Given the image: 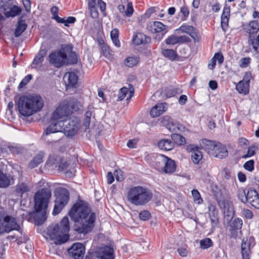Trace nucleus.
I'll return each instance as SVG.
<instances>
[{
	"mask_svg": "<svg viewBox=\"0 0 259 259\" xmlns=\"http://www.w3.org/2000/svg\"><path fill=\"white\" fill-rule=\"evenodd\" d=\"M230 14V7L225 6L221 16V27L224 31H226L228 28Z\"/></svg>",
	"mask_w": 259,
	"mask_h": 259,
	"instance_id": "c85d7f7f",
	"label": "nucleus"
},
{
	"mask_svg": "<svg viewBox=\"0 0 259 259\" xmlns=\"http://www.w3.org/2000/svg\"><path fill=\"white\" fill-rule=\"evenodd\" d=\"M69 200V192L66 189L60 188L56 194V199L53 211L54 215L60 212L64 207L67 205Z\"/></svg>",
	"mask_w": 259,
	"mask_h": 259,
	"instance_id": "0eeeda50",
	"label": "nucleus"
},
{
	"mask_svg": "<svg viewBox=\"0 0 259 259\" xmlns=\"http://www.w3.org/2000/svg\"><path fill=\"white\" fill-rule=\"evenodd\" d=\"M152 193L148 189L140 186L131 187L127 194V199L136 206H143L152 198Z\"/></svg>",
	"mask_w": 259,
	"mask_h": 259,
	"instance_id": "20e7f679",
	"label": "nucleus"
},
{
	"mask_svg": "<svg viewBox=\"0 0 259 259\" xmlns=\"http://www.w3.org/2000/svg\"><path fill=\"white\" fill-rule=\"evenodd\" d=\"M236 89L240 94L246 95L249 93V84L243 81H240L236 85Z\"/></svg>",
	"mask_w": 259,
	"mask_h": 259,
	"instance_id": "e433bc0d",
	"label": "nucleus"
},
{
	"mask_svg": "<svg viewBox=\"0 0 259 259\" xmlns=\"http://www.w3.org/2000/svg\"><path fill=\"white\" fill-rule=\"evenodd\" d=\"M162 126L166 127L171 132H179L183 131L184 127L176 120L168 115H165L160 119Z\"/></svg>",
	"mask_w": 259,
	"mask_h": 259,
	"instance_id": "9b49d317",
	"label": "nucleus"
},
{
	"mask_svg": "<svg viewBox=\"0 0 259 259\" xmlns=\"http://www.w3.org/2000/svg\"><path fill=\"white\" fill-rule=\"evenodd\" d=\"M27 27V25L24 20H21L19 21L14 33L15 36L16 37L20 36L26 30Z\"/></svg>",
	"mask_w": 259,
	"mask_h": 259,
	"instance_id": "c9c22d12",
	"label": "nucleus"
},
{
	"mask_svg": "<svg viewBox=\"0 0 259 259\" xmlns=\"http://www.w3.org/2000/svg\"><path fill=\"white\" fill-rule=\"evenodd\" d=\"M110 36L111 39L114 38H118L119 36V30L117 28L113 29L110 33Z\"/></svg>",
	"mask_w": 259,
	"mask_h": 259,
	"instance_id": "69168bd1",
	"label": "nucleus"
},
{
	"mask_svg": "<svg viewBox=\"0 0 259 259\" xmlns=\"http://www.w3.org/2000/svg\"><path fill=\"white\" fill-rule=\"evenodd\" d=\"M21 12V9L17 6L12 7L10 10L6 12L5 15L6 17L9 18L10 17H14L18 15Z\"/></svg>",
	"mask_w": 259,
	"mask_h": 259,
	"instance_id": "37998d69",
	"label": "nucleus"
},
{
	"mask_svg": "<svg viewBox=\"0 0 259 259\" xmlns=\"http://www.w3.org/2000/svg\"><path fill=\"white\" fill-rule=\"evenodd\" d=\"M243 29L246 30L250 37L251 35L256 33L259 31V21L257 20H252L250 21L246 25H243Z\"/></svg>",
	"mask_w": 259,
	"mask_h": 259,
	"instance_id": "a878e982",
	"label": "nucleus"
},
{
	"mask_svg": "<svg viewBox=\"0 0 259 259\" xmlns=\"http://www.w3.org/2000/svg\"><path fill=\"white\" fill-rule=\"evenodd\" d=\"M101 50L103 55L108 59H111L112 58V51L109 47L105 44L101 45Z\"/></svg>",
	"mask_w": 259,
	"mask_h": 259,
	"instance_id": "c03bdc74",
	"label": "nucleus"
},
{
	"mask_svg": "<svg viewBox=\"0 0 259 259\" xmlns=\"http://www.w3.org/2000/svg\"><path fill=\"white\" fill-rule=\"evenodd\" d=\"M151 217V213L147 210H143L139 213V218L143 221H147Z\"/></svg>",
	"mask_w": 259,
	"mask_h": 259,
	"instance_id": "bf43d9fd",
	"label": "nucleus"
},
{
	"mask_svg": "<svg viewBox=\"0 0 259 259\" xmlns=\"http://www.w3.org/2000/svg\"><path fill=\"white\" fill-rule=\"evenodd\" d=\"M63 122L62 120L57 121H52L51 119V123L45 130L42 138L46 140L45 136H48L51 134L55 133L57 132H62L63 126Z\"/></svg>",
	"mask_w": 259,
	"mask_h": 259,
	"instance_id": "2eb2a0df",
	"label": "nucleus"
},
{
	"mask_svg": "<svg viewBox=\"0 0 259 259\" xmlns=\"http://www.w3.org/2000/svg\"><path fill=\"white\" fill-rule=\"evenodd\" d=\"M64 79L67 88L70 87L76 88L78 81V77L75 73H67L64 77Z\"/></svg>",
	"mask_w": 259,
	"mask_h": 259,
	"instance_id": "393cba45",
	"label": "nucleus"
},
{
	"mask_svg": "<svg viewBox=\"0 0 259 259\" xmlns=\"http://www.w3.org/2000/svg\"><path fill=\"white\" fill-rule=\"evenodd\" d=\"M251 77H252V76H251V72H246V73L244 76L243 79L242 81H244L246 83H248L249 84V82H250Z\"/></svg>",
	"mask_w": 259,
	"mask_h": 259,
	"instance_id": "774afa93",
	"label": "nucleus"
},
{
	"mask_svg": "<svg viewBox=\"0 0 259 259\" xmlns=\"http://www.w3.org/2000/svg\"><path fill=\"white\" fill-rule=\"evenodd\" d=\"M251 59L249 57L242 58L239 61V66L241 68H246L250 63Z\"/></svg>",
	"mask_w": 259,
	"mask_h": 259,
	"instance_id": "5fc2aeb1",
	"label": "nucleus"
},
{
	"mask_svg": "<svg viewBox=\"0 0 259 259\" xmlns=\"http://www.w3.org/2000/svg\"><path fill=\"white\" fill-rule=\"evenodd\" d=\"M248 41L255 52V57L259 59V33L256 38H251L249 37Z\"/></svg>",
	"mask_w": 259,
	"mask_h": 259,
	"instance_id": "f704fd0d",
	"label": "nucleus"
},
{
	"mask_svg": "<svg viewBox=\"0 0 259 259\" xmlns=\"http://www.w3.org/2000/svg\"><path fill=\"white\" fill-rule=\"evenodd\" d=\"M47 51L46 49L41 48L38 54L35 57L33 62L31 64L32 68H37L40 66L44 60V57L47 54Z\"/></svg>",
	"mask_w": 259,
	"mask_h": 259,
	"instance_id": "bb28decb",
	"label": "nucleus"
},
{
	"mask_svg": "<svg viewBox=\"0 0 259 259\" xmlns=\"http://www.w3.org/2000/svg\"><path fill=\"white\" fill-rule=\"evenodd\" d=\"M243 214L247 219H251L253 217V213L248 209H244L243 210Z\"/></svg>",
	"mask_w": 259,
	"mask_h": 259,
	"instance_id": "0e129e2a",
	"label": "nucleus"
},
{
	"mask_svg": "<svg viewBox=\"0 0 259 259\" xmlns=\"http://www.w3.org/2000/svg\"><path fill=\"white\" fill-rule=\"evenodd\" d=\"M31 186L30 183L27 181H19L15 188L16 195L22 197L23 195L30 190Z\"/></svg>",
	"mask_w": 259,
	"mask_h": 259,
	"instance_id": "412c9836",
	"label": "nucleus"
},
{
	"mask_svg": "<svg viewBox=\"0 0 259 259\" xmlns=\"http://www.w3.org/2000/svg\"><path fill=\"white\" fill-rule=\"evenodd\" d=\"M167 25H164L160 21L150 22L147 25V29L152 33L164 32L167 31Z\"/></svg>",
	"mask_w": 259,
	"mask_h": 259,
	"instance_id": "f3484780",
	"label": "nucleus"
},
{
	"mask_svg": "<svg viewBox=\"0 0 259 259\" xmlns=\"http://www.w3.org/2000/svg\"><path fill=\"white\" fill-rule=\"evenodd\" d=\"M42 158L43 156L41 154L37 155L29 162L28 164L29 167L33 168L37 166L39 164L42 162Z\"/></svg>",
	"mask_w": 259,
	"mask_h": 259,
	"instance_id": "79ce46f5",
	"label": "nucleus"
},
{
	"mask_svg": "<svg viewBox=\"0 0 259 259\" xmlns=\"http://www.w3.org/2000/svg\"><path fill=\"white\" fill-rule=\"evenodd\" d=\"M118 10L121 13L123 14L124 16L128 17H131L134 12L132 3L131 2L127 3L126 10L125 6L123 5H119L118 6Z\"/></svg>",
	"mask_w": 259,
	"mask_h": 259,
	"instance_id": "473e14b6",
	"label": "nucleus"
},
{
	"mask_svg": "<svg viewBox=\"0 0 259 259\" xmlns=\"http://www.w3.org/2000/svg\"><path fill=\"white\" fill-rule=\"evenodd\" d=\"M223 174L226 179H231L232 182L235 181V177L232 176L230 170L228 168H224L223 169Z\"/></svg>",
	"mask_w": 259,
	"mask_h": 259,
	"instance_id": "13d9d810",
	"label": "nucleus"
},
{
	"mask_svg": "<svg viewBox=\"0 0 259 259\" xmlns=\"http://www.w3.org/2000/svg\"><path fill=\"white\" fill-rule=\"evenodd\" d=\"M158 146L161 150L169 151L174 148V144L170 140L164 139L158 142Z\"/></svg>",
	"mask_w": 259,
	"mask_h": 259,
	"instance_id": "72a5a7b5",
	"label": "nucleus"
},
{
	"mask_svg": "<svg viewBox=\"0 0 259 259\" xmlns=\"http://www.w3.org/2000/svg\"><path fill=\"white\" fill-rule=\"evenodd\" d=\"M92 115V113L90 110H88L85 113L83 124L86 128L89 127L90 125Z\"/></svg>",
	"mask_w": 259,
	"mask_h": 259,
	"instance_id": "3c124183",
	"label": "nucleus"
},
{
	"mask_svg": "<svg viewBox=\"0 0 259 259\" xmlns=\"http://www.w3.org/2000/svg\"><path fill=\"white\" fill-rule=\"evenodd\" d=\"M69 219L67 217H65L60 224L50 226L47 229V234L51 239L55 240V244H61L69 240Z\"/></svg>",
	"mask_w": 259,
	"mask_h": 259,
	"instance_id": "7ed1b4c3",
	"label": "nucleus"
},
{
	"mask_svg": "<svg viewBox=\"0 0 259 259\" xmlns=\"http://www.w3.org/2000/svg\"><path fill=\"white\" fill-rule=\"evenodd\" d=\"M254 163L253 160H250L244 163L243 167L249 171H252L254 169Z\"/></svg>",
	"mask_w": 259,
	"mask_h": 259,
	"instance_id": "052dcab7",
	"label": "nucleus"
},
{
	"mask_svg": "<svg viewBox=\"0 0 259 259\" xmlns=\"http://www.w3.org/2000/svg\"><path fill=\"white\" fill-rule=\"evenodd\" d=\"M139 62V58L135 56L128 57L124 61V64L128 67H133Z\"/></svg>",
	"mask_w": 259,
	"mask_h": 259,
	"instance_id": "58836bf2",
	"label": "nucleus"
},
{
	"mask_svg": "<svg viewBox=\"0 0 259 259\" xmlns=\"http://www.w3.org/2000/svg\"><path fill=\"white\" fill-rule=\"evenodd\" d=\"M202 158V154L201 152L197 148L194 149L191 152V159L193 162L195 164H197Z\"/></svg>",
	"mask_w": 259,
	"mask_h": 259,
	"instance_id": "4c0bfd02",
	"label": "nucleus"
},
{
	"mask_svg": "<svg viewBox=\"0 0 259 259\" xmlns=\"http://www.w3.org/2000/svg\"><path fill=\"white\" fill-rule=\"evenodd\" d=\"M215 198L219 206L221 208H224L225 217H228V220L232 219L234 213L232 203L228 201H226L223 197L221 196L219 197L217 195H215Z\"/></svg>",
	"mask_w": 259,
	"mask_h": 259,
	"instance_id": "ddd939ff",
	"label": "nucleus"
},
{
	"mask_svg": "<svg viewBox=\"0 0 259 259\" xmlns=\"http://www.w3.org/2000/svg\"><path fill=\"white\" fill-rule=\"evenodd\" d=\"M192 194L194 198V201H196L198 204L202 202V199L198 191L196 189H193L192 191Z\"/></svg>",
	"mask_w": 259,
	"mask_h": 259,
	"instance_id": "8fccbe9b",
	"label": "nucleus"
},
{
	"mask_svg": "<svg viewBox=\"0 0 259 259\" xmlns=\"http://www.w3.org/2000/svg\"><path fill=\"white\" fill-rule=\"evenodd\" d=\"M161 54L164 57L172 61H179L180 59L177 52L172 49H162Z\"/></svg>",
	"mask_w": 259,
	"mask_h": 259,
	"instance_id": "7c9ffc66",
	"label": "nucleus"
},
{
	"mask_svg": "<svg viewBox=\"0 0 259 259\" xmlns=\"http://www.w3.org/2000/svg\"><path fill=\"white\" fill-rule=\"evenodd\" d=\"M76 21V19L73 17H69L66 19L65 18L64 25L68 26L69 24L74 23Z\"/></svg>",
	"mask_w": 259,
	"mask_h": 259,
	"instance_id": "338daca9",
	"label": "nucleus"
},
{
	"mask_svg": "<svg viewBox=\"0 0 259 259\" xmlns=\"http://www.w3.org/2000/svg\"><path fill=\"white\" fill-rule=\"evenodd\" d=\"M208 210L209 218L211 222V228L214 229L218 226L219 223L218 210L217 209L215 205L211 202L209 203Z\"/></svg>",
	"mask_w": 259,
	"mask_h": 259,
	"instance_id": "6ab92c4d",
	"label": "nucleus"
},
{
	"mask_svg": "<svg viewBox=\"0 0 259 259\" xmlns=\"http://www.w3.org/2000/svg\"><path fill=\"white\" fill-rule=\"evenodd\" d=\"M213 245L212 240L209 238H205L200 241V248L202 249H207Z\"/></svg>",
	"mask_w": 259,
	"mask_h": 259,
	"instance_id": "de8ad7c7",
	"label": "nucleus"
},
{
	"mask_svg": "<svg viewBox=\"0 0 259 259\" xmlns=\"http://www.w3.org/2000/svg\"><path fill=\"white\" fill-rule=\"evenodd\" d=\"M65 50H71V48L69 46H65L61 50H57L52 51L49 55L48 61L56 68L68 64L67 54Z\"/></svg>",
	"mask_w": 259,
	"mask_h": 259,
	"instance_id": "423d86ee",
	"label": "nucleus"
},
{
	"mask_svg": "<svg viewBox=\"0 0 259 259\" xmlns=\"http://www.w3.org/2000/svg\"><path fill=\"white\" fill-rule=\"evenodd\" d=\"M113 252V248L106 246L99 251L95 252L92 255V257L94 258L96 257L98 259H114Z\"/></svg>",
	"mask_w": 259,
	"mask_h": 259,
	"instance_id": "dca6fc26",
	"label": "nucleus"
},
{
	"mask_svg": "<svg viewBox=\"0 0 259 259\" xmlns=\"http://www.w3.org/2000/svg\"><path fill=\"white\" fill-rule=\"evenodd\" d=\"M212 58L214 59L216 61L218 60L219 63L220 64L223 62L224 60L223 55L221 53H215Z\"/></svg>",
	"mask_w": 259,
	"mask_h": 259,
	"instance_id": "e2e57ef3",
	"label": "nucleus"
},
{
	"mask_svg": "<svg viewBox=\"0 0 259 259\" xmlns=\"http://www.w3.org/2000/svg\"><path fill=\"white\" fill-rule=\"evenodd\" d=\"M70 107L72 106L67 101H64L57 107L53 113L51 119L52 121L65 120L72 112Z\"/></svg>",
	"mask_w": 259,
	"mask_h": 259,
	"instance_id": "1a4fd4ad",
	"label": "nucleus"
},
{
	"mask_svg": "<svg viewBox=\"0 0 259 259\" xmlns=\"http://www.w3.org/2000/svg\"><path fill=\"white\" fill-rule=\"evenodd\" d=\"M52 195L51 190L49 188H42L38 190L34 195V208L37 212L42 214V223L46 219V209Z\"/></svg>",
	"mask_w": 259,
	"mask_h": 259,
	"instance_id": "39448f33",
	"label": "nucleus"
},
{
	"mask_svg": "<svg viewBox=\"0 0 259 259\" xmlns=\"http://www.w3.org/2000/svg\"><path fill=\"white\" fill-rule=\"evenodd\" d=\"M241 249L242 259H250L251 253L250 242L243 239L241 245Z\"/></svg>",
	"mask_w": 259,
	"mask_h": 259,
	"instance_id": "c756f323",
	"label": "nucleus"
},
{
	"mask_svg": "<svg viewBox=\"0 0 259 259\" xmlns=\"http://www.w3.org/2000/svg\"><path fill=\"white\" fill-rule=\"evenodd\" d=\"M68 252L74 259H83L85 247L81 243H75L68 249Z\"/></svg>",
	"mask_w": 259,
	"mask_h": 259,
	"instance_id": "4468645a",
	"label": "nucleus"
},
{
	"mask_svg": "<svg viewBox=\"0 0 259 259\" xmlns=\"http://www.w3.org/2000/svg\"><path fill=\"white\" fill-rule=\"evenodd\" d=\"M17 106L21 115L29 116L41 109L44 106V101L37 95L22 96L19 98Z\"/></svg>",
	"mask_w": 259,
	"mask_h": 259,
	"instance_id": "f03ea898",
	"label": "nucleus"
},
{
	"mask_svg": "<svg viewBox=\"0 0 259 259\" xmlns=\"http://www.w3.org/2000/svg\"><path fill=\"white\" fill-rule=\"evenodd\" d=\"M150 40V38L148 36H146L143 33H138L133 37V43L139 46L144 43H147Z\"/></svg>",
	"mask_w": 259,
	"mask_h": 259,
	"instance_id": "2f4dec72",
	"label": "nucleus"
},
{
	"mask_svg": "<svg viewBox=\"0 0 259 259\" xmlns=\"http://www.w3.org/2000/svg\"><path fill=\"white\" fill-rule=\"evenodd\" d=\"M190 41H191L190 38L186 35H182V36H177L178 44H183L185 42H189Z\"/></svg>",
	"mask_w": 259,
	"mask_h": 259,
	"instance_id": "680f3d73",
	"label": "nucleus"
},
{
	"mask_svg": "<svg viewBox=\"0 0 259 259\" xmlns=\"http://www.w3.org/2000/svg\"><path fill=\"white\" fill-rule=\"evenodd\" d=\"M6 232H9L12 230H18L20 229V226L18 224L15 218L7 215L3 219Z\"/></svg>",
	"mask_w": 259,
	"mask_h": 259,
	"instance_id": "a211bd4d",
	"label": "nucleus"
},
{
	"mask_svg": "<svg viewBox=\"0 0 259 259\" xmlns=\"http://www.w3.org/2000/svg\"><path fill=\"white\" fill-rule=\"evenodd\" d=\"M167 45H174L178 44L177 36L175 35H171L168 36L165 40Z\"/></svg>",
	"mask_w": 259,
	"mask_h": 259,
	"instance_id": "6e6d98bb",
	"label": "nucleus"
},
{
	"mask_svg": "<svg viewBox=\"0 0 259 259\" xmlns=\"http://www.w3.org/2000/svg\"><path fill=\"white\" fill-rule=\"evenodd\" d=\"M178 252L180 255L182 257H185L189 253V250L187 245H184L178 249Z\"/></svg>",
	"mask_w": 259,
	"mask_h": 259,
	"instance_id": "864d4df0",
	"label": "nucleus"
},
{
	"mask_svg": "<svg viewBox=\"0 0 259 259\" xmlns=\"http://www.w3.org/2000/svg\"><path fill=\"white\" fill-rule=\"evenodd\" d=\"M179 30L182 32L186 33L190 35L195 42L198 41L200 39L199 34L197 32L195 28L192 26L182 25L179 28Z\"/></svg>",
	"mask_w": 259,
	"mask_h": 259,
	"instance_id": "b1692460",
	"label": "nucleus"
},
{
	"mask_svg": "<svg viewBox=\"0 0 259 259\" xmlns=\"http://www.w3.org/2000/svg\"><path fill=\"white\" fill-rule=\"evenodd\" d=\"M17 232L15 234L14 236H11V237L16 238V241L18 244H21L25 242L28 240V237L25 234H23L21 229H18Z\"/></svg>",
	"mask_w": 259,
	"mask_h": 259,
	"instance_id": "ea45409f",
	"label": "nucleus"
},
{
	"mask_svg": "<svg viewBox=\"0 0 259 259\" xmlns=\"http://www.w3.org/2000/svg\"><path fill=\"white\" fill-rule=\"evenodd\" d=\"M63 122L62 132L68 137L74 136L79 128V121L76 118H65Z\"/></svg>",
	"mask_w": 259,
	"mask_h": 259,
	"instance_id": "9d476101",
	"label": "nucleus"
},
{
	"mask_svg": "<svg viewBox=\"0 0 259 259\" xmlns=\"http://www.w3.org/2000/svg\"><path fill=\"white\" fill-rule=\"evenodd\" d=\"M89 8L90 10L91 16L93 18H97L98 17V12L96 7V3H88Z\"/></svg>",
	"mask_w": 259,
	"mask_h": 259,
	"instance_id": "49530a36",
	"label": "nucleus"
},
{
	"mask_svg": "<svg viewBox=\"0 0 259 259\" xmlns=\"http://www.w3.org/2000/svg\"><path fill=\"white\" fill-rule=\"evenodd\" d=\"M174 141L179 145H183L185 144V138L180 134H173L171 135Z\"/></svg>",
	"mask_w": 259,
	"mask_h": 259,
	"instance_id": "09e8293b",
	"label": "nucleus"
},
{
	"mask_svg": "<svg viewBox=\"0 0 259 259\" xmlns=\"http://www.w3.org/2000/svg\"><path fill=\"white\" fill-rule=\"evenodd\" d=\"M1 152L3 154H17L22 153L23 149L17 145L11 144H6L2 146L1 148Z\"/></svg>",
	"mask_w": 259,
	"mask_h": 259,
	"instance_id": "5701e85b",
	"label": "nucleus"
},
{
	"mask_svg": "<svg viewBox=\"0 0 259 259\" xmlns=\"http://www.w3.org/2000/svg\"><path fill=\"white\" fill-rule=\"evenodd\" d=\"M247 202L253 207L259 209V196L257 192L253 188H249L247 192Z\"/></svg>",
	"mask_w": 259,
	"mask_h": 259,
	"instance_id": "aec40b11",
	"label": "nucleus"
},
{
	"mask_svg": "<svg viewBox=\"0 0 259 259\" xmlns=\"http://www.w3.org/2000/svg\"><path fill=\"white\" fill-rule=\"evenodd\" d=\"M205 149L209 154L219 158H225L228 156V151L225 146L218 143L208 141L205 145Z\"/></svg>",
	"mask_w": 259,
	"mask_h": 259,
	"instance_id": "6e6552de",
	"label": "nucleus"
},
{
	"mask_svg": "<svg viewBox=\"0 0 259 259\" xmlns=\"http://www.w3.org/2000/svg\"><path fill=\"white\" fill-rule=\"evenodd\" d=\"M257 149V147L255 145H252L248 148L247 154L242 156L243 158H246L247 157H249L253 155L255 151Z\"/></svg>",
	"mask_w": 259,
	"mask_h": 259,
	"instance_id": "603ef678",
	"label": "nucleus"
},
{
	"mask_svg": "<svg viewBox=\"0 0 259 259\" xmlns=\"http://www.w3.org/2000/svg\"><path fill=\"white\" fill-rule=\"evenodd\" d=\"M157 162L164 164L163 171L166 174H171L176 171L177 165L175 161L168 157L160 155L157 157Z\"/></svg>",
	"mask_w": 259,
	"mask_h": 259,
	"instance_id": "f8f14e48",
	"label": "nucleus"
},
{
	"mask_svg": "<svg viewBox=\"0 0 259 259\" xmlns=\"http://www.w3.org/2000/svg\"><path fill=\"white\" fill-rule=\"evenodd\" d=\"M243 225L242 220L240 218H235L230 223V227L234 230H239L242 228Z\"/></svg>",
	"mask_w": 259,
	"mask_h": 259,
	"instance_id": "a19ab883",
	"label": "nucleus"
},
{
	"mask_svg": "<svg viewBox=\"0 0 259 259\" xmlns=\"http://www.w3.org/2000/svg\"><path fill=\"white\" fill-rule=\"evenodd\" d=\"M166 110V103H158L152 108L150 111V115L152 117H157L163 113Z\"/></svg>",
	"mask_w": 259,
	"mask_h": 259,
	"instance_id": "cd10ccee",
	"label": "nucleus"
},
{
	"mask_svg": "<svg viewBox=\"0 0 259 259\" xmlns=\"http://www.w3.org/2000/svg\"><path fill=\"white\" fill-rule=\"evenodd\" d=\"M237 197L240 201L243 203H246L247 202V193L243 188H239L237 191Z\"/></svg>",
	"mask_w": 259,
	"mask_h": 259,
	"instance_id": "a18cd8bd",
	"label": "nucleus"
},
{
	"mask_svg": "<svg viewBox=\"0 0 259 259\" xmlns=\"http://www.w3.org/2000/svg\"><path fill=\"white\" fill-rule=\"evenodd\" d=\"M32 76L31 74H28L20 82L18 87L19 89H22L25 85H26L32 79Z\"/></svg>",
	"mask_w": 259,
	"mask_h": 259,
	"instance_id": "4d7b16f0",
	"label": "nucleus"
},
{
	"mask_svg": "<svg viewBox=\"0 0 259 259\" xmlns=\"http://www.w3.org/2000/svg\"><path fill=\"white\" fill-rule=\"evenodd\" d=\"M129 88L123 87L119 90L118 94L117 101H121L123 100L126 96L128 94V96L126 98L127 101H130L134 94V88L132 84H128Z\"/></svg>",
	"mask_w": 259,
	"mask_h": 259,
	"instance_id": "4be33fe9",
	"label": "nucleus"
},
{
	"mask_svg": "<svg viewBox=\"0 0 259 259\" xmlns=\"http://www.w3.org/2000/svg\"><path fill=\"white\" fill-rule=\"evenodd\" d=\"M69 215L75 222L74 230L78 233L85 234L93 230L96 214L84 202L76 203L69 211Z\"/></svg>",
	"mask_w": 259,
	"mask_h": 259,
	"instance_id": "f257e3e1",
	"label": "nucleus"
}]
</instances>
